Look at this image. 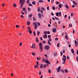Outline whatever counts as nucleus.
<instances>
[{
	"label": "nucleus",
	"mask_w": 78,
	"mask_h": 78,
	"mask_svg": "<svg viewBox=\"0 0 78 78\" xmlns=\"http://www.w3.org/2000/svg\"><path fill=\"white\" fill-rule=\"evenodd\" d=\"M61 72H62L63 73H64V70H63V69H62V70H61Z\"/></svg>",
	"instance_id": "nucleus-60"
},
{
	"label": "nucleus",
	"mask_w": 78,
	"mask_h": 78,
	"mask_svg": "<svg viewBox=\"0 0 78 78\" xmlns=\"http://www.w3.org/2000/svg\"><path fill=\"white\" fill-rule=\"evenodd\" d=\"M16 28H17V27H18V28H19V25H16Z\"/></svg>",
	"instance_id": "nucleus-49"
},
{
	"label": "nucleus",
	"mask_w": 78,
	"mask_h": 78,
	"mask_svg": "<svg viewBox=\"0 0 78 78\" xmlns=\"http://www.w3.org/2000/svg\"><path fill=\"white\" fill-rule=\"evenodd\" d=\"M76 59L77 60V61L78 62V56L77 57H76Z\"/></svg>",
	"instance_id": "nucleus-58"
},
{
	"label": "nucleus",
	"mask_w": 78,
	"mask_h": 78,
	"mask_svg": "<svg viewBox=\"0 0 78 78\" xmlns=\"http://www.w3.org/2000/svg\"><path fill=\"white\" fill-rule=\"evenodd\" d=\"M43 37L44 39H46V38H47V35H44L43 36Z\"/></svg>",
	"instance_id": "nucleus-7"
},
{
	"label": "nucleus",
	"mask_w": 78,
	"mask_h": 78,
	"mask_svg": "<svg viewBox=\"0 0 78 78\" xmlns=\"http://www.w3.org/2000/svg\"><path fill=\"white\" fill-rule=\"evenodd\" d=\"M38 12H40V7H38L37 9Z\"/></svg>",
	"instance_id": "nucleus-27"
},
{
	"label": "nucleus",
	"mask_w": 78,
	"mask_h": 78,
	"mask_svg": "<svg viewBox=\"0 0 78 78\" xmlns=\"http://www.w3.org/2000/svg\"><path fill=\"white\" fill-rule=\"evenodd\" d=\"M34 28L35 29H37V25L35 26V27Z\"/></svg>",
	"instance_id": "nucleus-31"
},
{
	"label": "nucleus",
	"mask_w": 78,
	"mask_h": 78,
	"mask_svg": "<svg viewBox=\"0 0 78 78\" xmlns=\"http://www.w3.org/2000/svg\"><path fill=\"white\" fill-rule=\"evenodd\" d=\"M55 6H54L52 7V9H53V10H55Z\"/></svg>",
	"instance_id": "nucleus-43"
},
{
	"label": "nucleus",
	"mask_w": 78,
	"mask_h": 78,
	"mask_svg": "<svg viewBox=\"0 0 78 78\" xmlns=\"http://www.w3.org/2000/svg\"><path fill=\"white\" fill-rule=\"evenodd\" d=\"M65 72H66V73H68V69H65Z\"/></svg>",
	"instance_id": "nucleus-35"
},
{
	"label": "nucleus",
	"mask_w": 78,
	"mask_h": 78,
	"mask_svg": "<svg viewBox=\"0 0 78 78\" xmlns=\"http://www.w3.org/2000/svg\"><path fill=\"white\" fill-rule=\"evenodd\" d=\"M61 12H59V16H61Z\"/></svg>",
	"instance_id": "nucleus-46"
},
{
	"label": "nucleus",
	"mask_w": 78,
	"mask_h": 78,
	"mask_svg": "<svg viewBox=\"0 0 78 78\" xmlns=\"http://www.w3.org/2000/svg\"><path fill=\"white\" fill-rule=\"evenodd\" d=\"M39 75H41V71H39Z\"/></svg>",
	"instance_id": "nucleus-63"
},
{
	"label": "nucleus",
	"mask_w": 78,
	"mask_h": 78,
	"mask_svg": "<svg viewBox=\"0 0 78 78\" xmlns=\"http://www.w3.org/2000/svg\"><path fill=\"white\" fill-rule=\"evenodd\" d=\"M37 22H34L33 23V25H34L35 26L37 25Z\"/></svg>",
	"instance_id": "nucleus-17"
},
{
	"label": "nucleus",
	"mask_w": 78,
	"mask_h": 78,
	"mask_svg": "<svg viewBox=\"0 0 78 78\" xmlns=\"http://www.w3.org/2000/svg\"><path fill=\"white\" fill-rule=\"evenodd\" d=\"M58 7L60 8H61V4H59L58 5Z\"/></svg>",
	"instance_id": "nucleus-42"
},
{
	"label": "nucleus",
	"mask_w": 78,
	"mask_h": 78,
	"mask_svg": "<svg viewBox=\"0 0 78 78\" xmlns=\"http://www.w3.org/2000/svg\"><path fill=\"white\" fill-rule=\"evenodd\" d=\"M47 33H48V34H49L50 33V31H48L47 32Z\"/></svg>",
	"instance_id": "nucleus-50"
},
{
	"label": "nucleus",
	"mask_w": 78,
	"mask_h": 78,
	"mask_svg": "<svg viewBox=\"0 0 78 78\" xmlns=\"http://www.w3.org/2000/svg\"><path fill=\"white\" fill-rule=\"evenodd\" d=\"M39 47H42L43 44L42 43H39Z\"/></svg>",
	"instance_id": "nucleus-13"
},
{
	"label": "nucleus",
	"mask_w": 78,
	"mask_h": 78,
	"mask_svg": "<svg viewBox=\"0 0 78 78\" xmlns=\"http://www.w3.org/2000/svg\"><path fill=\"white\" fill-rule=\"evenodd\" d=\"M37 25L38 26H41V23H39V22L37 23Z\"/></svg>",
	"instance_id": "nucleus-41"
},
{
	"label": "nucleus",
	"mask_w": 78,
	"mask_h": 78,
	"mask_svg": "<svg viewBox=\"0 0 78 78\" xmlns=\"http://www.w3.org/2000/svg\"><path fill=\"white\" fill-rule=\"evenodd\" d=\"M29 32L30 34H31V33H32V31H29Z\"/></svg>",
	"instance_id": "nucleus-56"
},
{
	"label": "nucleus",
	"mask_w": 78,
	"mask_h": 78,
	"mask_svg": "<svg viewBox=\"0 0 78 78\" xmlns=\"http://www.w3.org/2000/svg\"><path fill=\"white\" fill-rule=\"evenodd\" d=\"M36 41L37 42H39V40H38V38L37 37L36 38Z\"/></svg>",
	"instance_id": "nucleus-23"
},
{
	"label": "nucleus",
	"mask_w": 78,
	"mask_h": 78,
	"mask_svg": "<svg viewBox=\"0 0 78 78\" xmlns=\"http://www.w3.org/2000/svg\"><path fill=\"white\" fill-rule=\"evenodd\" d=\"M48 72H49V73H51V70H50V69H49L48 70Z\"/></svg>",
	"instance_id": "nucleus-45"
},
{
	"label": "nucleus",
	"mask_w": 78,
	"mask_h": 78,
	"mask_svg": "<svg viewBox=\"0 0 78 78\" xmlns=\"http://www.w3.org/2000/svg\"><path fill=\"white\" fill-rule=\"evenodd\" d=\"M29 6H32L33 5L31 4V3H29Z\"/></svg>",
	"instance_id": "nucleus-38"
},
{
	"label": "nucleus",
	"mask_w": 78,
	"mask_h": 78,
	"mask_svg": "<svg viewBox=\"0 0 78 78\" xmlns=\"http://www.w3.org/2000/svg\"><path fill=\"white\" fill-rule=\"evenodd\" d=\"M60 53L61 54V56H62V51H61Z\"/></svg>",
	"instance_id": "nucleus-62"
},
{
	"label": "nucleus",
	"mask_w": 78,
	"mask_h": 78,
	"mask_svg": "<svg viewBox=\"0 0 78 78\" xmlns=\"http://www.w3.org/2000/svg\"><path fill=\"white\" fill-rule=\"evenodd\" d=\"M20 16L21 17H22L23 19V18H24V17H23V16L21 15Z\"/></svg>",
	"instance_id": "nucleus-57"
},
{
	"label": "nucleus",
	"mask_w": 78,
	"mask_h": 78,
	"mask_svg": "<svg viewBox=\"0 0 78 78\" xmlns=\"http://www.w3.org/2000/svg\"><path fill=\"white\" fill-rule=\"evenodd\" d=\"M25 3V0H20V3H21V9L22 8V6H23V4Z\"/></svg>",
	"instance_id": "nucleus-1"
},
{
	"label": "nucleus",
	"mask_w": 78,
	"mask_h": 78,
	"mask_svg": "<svg viewBox=\"0 0 78 78\" xmlns=\"http://www.w3.org/2000/svg\"><path fill=\"white\" fill-rule=\"evenodd\" d=\"M32 3L33 4V5H36V2L35 1H34L32 2Z\"/></svg>",
	"instance_id": "nucleus-12"
},
{
	"label": "nucleus",
	"mask_w": 78,
	"mask_h": 78,
	"mask_svg": "<svg viewBox=\"0 0 78 78\" xmlns=\"http://www.w3.org/2000/svg\"><path fill=\"white\" fill-rule=\"evenodd\" d=\"M76 54L78 55V50L77 51Z\"/></svg>",
	"instance_id": "nucleus-64"
},
{
	"label": "nucleus",
	"mask_w": 78,
	"mask_h": 78,
	"mask_svg": "<svg viewBox=\"0 0 78 78\" xmlns=\"http://www.w3.org/2000/svg\"><path fill=\"white\" fill-rule=\"evenodd\" d=\"M34 68H38V66L37 65H36L34 67Z\"/></svg>",
	"instance_id": "nucleus-37"
},
{
	"label": "nucleus",
	"mask_w": 78,
	"mask_h": 78,
	"mask_svg": "<svg viewBox=\"0 0 78 78\" xmlns=\"http://www.w3.org/2000/svg\"><path fill=\"white\" fill-rule=\"evenodd\" d=\"M44 62H45V63L46 64H50V62L49 61L47 60H45L44 61Z\"/></svg>",
	"instance_id": "nucleus-5"
},
{
	"label": "nucleus",
	"mask_w": 78,
	"mask_h": 78,
	"mask_svg": "<svg viewBox=\"0 0 78 78\" xmlns=\"http://www.w3.org/2000/svg\"><path fill=\"white\" fill-rule=\"evenodd\" d=\"M33 20L34 21H36V18L34 17H33Z\"/></svg>",
	"instance_id": "nucleus-39"
},
{
	"label": "nucleus",
	"mask_w": 78,
	"mask_h": 78,
	"mask_svg": "<svg viewBox=\"0 0 78 78\" xmlns=\"http://www.w3.org/2000/svg\"><path fill=\"white\" fill-rule=\"evenodd\" d=\"M73 4H74V5H77V4H76V3H75V1H73Z\"/></svg>",
	"instance_id": "nucleus-34"
},
{
	"label": "nucleus",
	"mask_w": 78,
	"mask_h": 78,
	"mask_svg": "<svg viewBox=\"0 0 78 78\" xmlns=\"http://www.w3.org/2000/svg\"><path fill=\"white\" fill-rule=\"evenodd\" d=\"M40 68H41V69H42L43 67H44V65H43V64H41L40 65Z\"/></svg>",
	"instance_id": "nucleus-11"
},
{
	"label": "nucleus",
	"mask_w": 78,
	"mask_h": 78,
	"mask_svg": "<svg viewBox=\"0 0 78 78\" xmlns=\"http://www.w3.org/2000/svg\"><path fill=\"white\" fill-rule=\"evenodd\" d=\"M34 45V44H32V46H31V48H32L34 49V47H33V45Z\"/></svg>",
	"instance_id": "nucleus-52"
},
{
	"label": "nucleus",
	"mask_w": 78,
	"mask_h": 78,
	"mask_svg": "<svg viewBox=\"0 0 78 78\" xmlns=\"http://www.w3.org/2000/svg\"><path fill=\"white\" fill-rule=\"evenodd\" d=\"M68 36H67V35L65 37V39H67V40H68Z\"/></svg>",
	"instance_id": "nucleus-20"
},
{
	"label": "nucleus",
	"mask_w": 78,
	"mask_h": 78,
	"mask_svg": "<svg viewBox=\"0 0 78 78\" xmlns=\"http://www.w3.org/2000/svg\"><path fill=\"white\" fill-rule=\"evenodd\" d=\"M60 69H61V66L58 67L57 68H56V70L57 71V72H59L60 70Z\"/></svg>",
	"instance_id": "nucleus-3"
},
{
	"label": "nucleus",
	"mask_w": 78,
	"mask_h": 78,
	"mask_svg": "<svg viewBox=\"0 0 78 78\" xmlns=\"http://www.w3.org/2000/svg\"><path fill=\"white\" fill-rule=\"evenodd\" d=\"M48 44L49 45H51V43H50V42L49 40L48 41Z\"/></svg>",
	"instance_id": "nucleus-30"
},
{
	"label": "nucleus",
	"mask_w": 78,
	"mask_h": 78,
	"mask_svg": "<svg viewBox=\"0 0 78 78\" xmlns=\"http://www.w3.org/2000/svg\"><path fill=\"white\" fill-rule=\"evenodd\" d=\"M57 53L56 52H55L54 53V56H57Z\"/></svg>",
	"instance_id": "nucleus-24"
},
{
	"label": "nucleus",
	"mask_w": 78,
	"mask_h": 78,
	"mask_svg": "<svg viewBox=\"0 0 78 78\" xmlns=\"http://www.w3.org/2000/svg\"><path fill=\"white\" fill-rule=\"evenodd\" d=\"M32 54L33 56H34V55H36V53H35V52L34 53L33 52H32Z\"/></svg>",
	"instance_id": "nucleus-33"
},
{
	"label": "nucleus",
	"mask_w": 78,
	"mask_h": 78,
	"mask_svg": "<svg viewBox=\"0 0 78 78\" xmlns=\"http://www.w3.org/2000/svg\"><path fill=\"white\" fill-rule=\"evenodd\" d=\"M39 50H41V51H42V47H40Z\"/></svg>",
	"instance_id": "nucleus-14"
},
{
	"label": "nucleus",
	"mask_w": 78,
	"mask_h": 78,
	"mask_svg": "<svg viewBox=\"0 0 78 78\" xmlns=\"http://www.w3.org/2000/svg\"><path fill=\"white\" fill-rule=\"evenodd\" d=\"M55 19L57 20H59V18H58L56 17V16L55 17Z\"/></svg>",
	"instance_id": "nucleus-28"
},
{
	"label": "nucleus",
	"mask_w": 78,
	"mask_h": 78,
	"mask_svg": "<svg viewBox=\"0 0 78 78\" xmlns=\"http://www.w3.org/2000/svg\"><path fill=\"white\" fill-rule=\"evenodd\" d=\"M13 6H14V7H15V8H16V7H17L16 4L15 3L13 4Z\"/></svg>",
	"instance_id": "nucleus-19"
},
{
	"label": "nucleus",
	"mask_w": 78,
	"mask_h": 78,
	"mask_svg": "<svg viewBox=\"0 0 78 78\" xmlns=\"http://www.w3.org/2000/svg\"><path fill=\"white\" fill-rule=\"evenodd\" d=\"M44 47L45 50H48L50 49V46L48 45H45L44 46Z\"/></svg>",
	"instance_id": "nucleus-2"
},
{
	"label": "nucleus",
	"mask_w": 78,
	"mask_h": 78,
	"mask_svg": "<svg viewBox=\"0 0 78 78\" xmlns=\"http://www.w3.org/2000/svg\"><path fill=\"white\" fill-rule=\"evenodd\" d=\"M47 67V66H46V64H44V68H46Z\"/></svg>",
	"instance_id": "nucleus-36"
},
{
	"label": "nucleus",
	"mask_w": 78,
	"mask_h": 78,
	"mask_svg": "<svg viewBox=\"0 0 78 78\" xmlns=\"http://www.w3.org/2000/svg\"><path fill=\"white\" fill-rule=\"evenodd\" d=\"M56 16H57V17H58V16H59V12H57V13H56Z\"/></svg>",
	"instance_id": "nucleus-25"
},
{
	"label": "nucleus",
	"mask_w": 78,
	"mask_h": 78,
	"mask_svg": "<svg viewBox=\"0 0 78 78\" xmlns=\"http://www.w3.org/2000/svg\"><path fill=\"white\" fill-rule=\"evenodd\" d=\"M63 58H64V59L66 60V56H65V55H63Z\"/></svg>",
	"instance_id": "nucleus-16"
},
{
	"label": "nucleus",
	"mask_w": 78,
	"mask_h": 78,
	"mask_svg": "<svg viewBox=\"0 0 78 78\" xmlns=\"http://www.w3.org/2000/svg\"><path fill=\"white\" fill-rule=\"evenodd\" d=\"M69 27H72V24H70L69 25Z\"/></svg>",
	"instance_id": "nucleus-44"
},
{
	"label": "nucleus",
	"mask_w": 78,
	"mask_h": 78,
	"mask_svg": "<svg viewBox=\"0 0 78 78\" xmlns=\"http://www.w3.org/2000/svg\"><path fill=\"white\" fill-rule=\"evenodd\" d=\"M71 51L72 53H75V51H74L73 49H71Z\"/></svg>",
	"instance_id": "nucleus-10"
},
{
	"label": "nucleus",
	"mask_w": 78,
	"mask_h": 78,
	"mask_svg": "<svg viewBox=\"0 0 78 78\" xmlns=\"http://www.w3.org/2000/svg\"><path fill=\"white\" fill-rule=\"evenodd\" d=\"M28 11H31V9L28 7Z\"/></svg>",
	"instance_id": "nucleus-40"
},
{
	"label": "nucleus",
	"mask_w": 78,
	"mask_h": 78,
	"mask_svg": "<svg viewBox=\"0 0 78 78\" xmlns=\"http://www.w3.org/2000/svg\"><path fill=\"white\" fill-rule=\"evenodd\" d=\"M48 36L49 39V38H50V37H51V35H48Z\"/></svg>",
	"instance_id": "nucleus-51"
},
{
	"label": "nucleus",
	"mask_w": 78,
	"mask_h": 78,
	"mask_svg": "<svg viewBox=\"0 0 78 78\" xmlns=\"http://www.w3.org/2000/svg\"><path fill=\"white\" fill-rule=\"evenodd\" d=\"M52 31L53 33H55L56 31V29L55 28H54V29L52 30Z\"/></svg>",
	"instance_id": "nucleus-9"
},
{
	"label": "nucleus",
	"mask_w": 78,
	"mask_h": 78,
	"mask_svg": "<svg viewBox=\"0 0 78 78\" xmlns=\"http://www.w3.org/2000/svg\"><path fill=\"white\" fill-rule=\"evenodd\" d=\"M38 2H39V3H43V2H44V1L42 0H40L38 1Z\"/></svg>",
	"instance_id": "nucleus-21"
},
{
	"label": "nucleus",
	"mask_w": 78,
	"mask_h": 78,
	"mask_svg": "<svg viewBox=\"0 0 78 78\" xmlns=\"http://www.w3.org/2000/svg\"><path fill=\"white\" fill-rule=\"evenodd\" d=\"M27 25H30V22L29 21H27Z\"/></svg>",
	"instance_id": "nucleus-15"
},
{
	"label": "nucleus",
	"mask_w": 78,
	"mask_h": 78,
	"mask_svg": "<svg viewBox=\"0 0 78 78\" xmlns=\"http://www.w3.org/2000/svg\"><path fill=\"white\" fill-rule=\"evenodd\" d=\"M41 9L42 10H43V11H45V8H44V7H41Z\"/></svg>",
	"instance_id": "nucleus-22"
},
{
	"label": "nucleus",
	"mask_w": 78,
	"mask_h": 78,
	"mask_svg": "<svg viewBox=\"0 0 78 78\" xmlns=\"http://www.w3.org/2000/svg\"><path fill=\"white\" fill-rule=\"evenodd\" d=\"M57 47H59V43H58L57 44Z\"/></svg>",
	"instance_id": "nucleus-53"
},
{
	"label": "nucleus",
	"mask_w": 78,
	"mask_h": 78,
	"mask_svg": "<svg viewBox=\"0 0 78 78\" xmlns=\"http://www.w3.org/2000/svg\"><path fill=\"white\" fill-rule=\"evenodd\" d=\"M51 14L52 16H54V14H53V12H51Z\"/></svg>",
	"instance_id": "nucleus-61"
},
{
	"label": "nucleus",
	"mask_w": 78,
	"mask_h": 78,
	"mask_svg": "<svg viewBox=\"0 0 78 78\" xmlns=\"http://www.w3.org/2000/svg\"><path fill=\"white\" fill-rule=\"evenodd\" d=\"M42 42L43 43V44H45V43H46V42H45V41H43Z\"/></svg>",
	"instance_id": "nucleus-48"
},
{
	"label": "nucleus",
	"mask_w": 78,
	"mask_h": 78,
	"mask_svg": "<svg viewBox=\"0 0 78 78\" xmlns=\"http://www.w3.org/2000/svg\"><path fill=\"white\" fill-rule=\"evenodd\" d=\"M33 16V14H30L29 16V17H32V16Z\"/></svg>",
	"instance_id": "nucleus-29"
},
{
	"label": "nucleus",
	"mask_w": 78,
	"mask_h": 78,
	"mask_svg": "<svg viewBox=\"0 0 78 78\" xmlns=\"http://www.w3.org/2000/svg\"><path fill=\"white\" fill-rule=\"evenodd\" d=\"M44 34H47V32L46 31H45L44 32Z\"/></svg>",
	"instance_id": "nucleus-26"
},
{
	"label": "nucleus",
	"mask_w": 78,
	"mask_h": 78,
	"mask_svg": "<svg viewBox=\"0 0 78 78\" xmlns=\"http://www.w3.org/2000/svg\"><path fill=\"white\" fill-rule=\"evenodd\" d=\"M40 33H41V32H40V31H37V35H38V36H39V34H40Z\"/></svg>",
	"instance_id": "nucleus-18"
},
{
	"label": "nucleus",
	"mask_w": 78,
	"mask_h": 78,
	"mask_svg": "<svg viewBox=\"0 0 78 78\" xmlns=\"http://www.w3.org/2000/svg\"><path fill=\"white\" fill-rule=\"evenodd\" d=\"M22 43L20 42V46H22Z\"/></svg>",
	"instance_id": "nucleus-47"
},
{
	"label": "nucleus",
	"mask_w": 78,
	"mask_h": 78,
	"mask_svg": "<svg viewBox=\"0 0 78 78\" xmlns=\"http://www.w3.org/2000/svg\"><path fill=\"white\" fill-rule=\"evenodd\" d=\"M64 6H65V8H66V9H69V6H68V5H67V4H66V5H64Z\"/></svg>",
	"instance_id": "nucleus-6"
},
{
	"label": "nucleus",
	"mask_w": 78,
	"mask_h": 78,
	"mask_svg": "<svg viewBox=\"0 0 78 78\" xmlns=\"http://www.w3.org/2000/svg\"><path fill=\"white\" fill-rule=\"evenodd\" d=\"M30 0H27V4H28L29 3H30Z\"/></svg>",
	"instance_id": "nucleus-32"
},
{
	"label": "nucleus",
	"mask_w": 78,
	"mask_h": 78,
	"mask_svg": "<svg viewBox=\"0 0 78 78\" xmlns=\"http://www.w3.org/2000/svg\"><path fill=\"white\" fill-rule=\"evenodd\" d=\"M56 5H59V2H58L57 1L56 2Z\"/></svg>",
	"instance_id": "nucleus-55"
},
{
	"label": "nucleus",
	"mask_w": 78,
	"mask_h": 78,
	"mask_svg": "<svg viewBox=\"0 0 78 78\" xmlns=\"http://www.w3.org/2000/svg\"><path fill=\"white\" fill-rule=\"evenodd\" d=\"M62 64H65L66 63V60H65L64 59V58H62Z\"/></svg>",
	"instance_id": "nucleus-4"
},
{
	"label": "nucleus",
	"mask_w": 78,
	"mask_h": 78,
	"mask_svg": "<svg viewBox=\"0 0 78 78\" xmlns=\"http://www.w3.org/2000/svg\"><path fill=\"white\" fill-rule=\"evenodd\" d=\"M38 16L39 18H41V14L40 13H38Z\"/></svg>",
	"instance_id": "nucleus-8"
},
{
	"label": "nucleus",
	"mask_w": 78,
	"mask_h": 78,
	"mask_svg": "<svg viewBox=\"0 0 78 78\" xmlns=\"http://www.w3.org/2000/svg\"><path fill=\"white\" fill-rule=\"evenodd\" d=\"M23 11H25V10H26V9H25V8H23Z\"/></svg>",
	"instance_id": "nucleus-54"
},
{
	"label": "nucleus",
	"mask_w": 78,
	"mask_h": 78,
	"mask_svg": "<svg viewBox=\"0 0 78 78\" xmlns=\"http://www.w3.org/2000/svg\"><path fill=\"white\" fill-rule=\"evenodd\" d=\"M71 16H73V13H71Z\"/></svg>",
	"instance_id": "nucleus-59"
}]
</instances>
